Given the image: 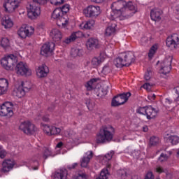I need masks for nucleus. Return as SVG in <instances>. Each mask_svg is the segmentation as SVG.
I'll list each match as a JSON object with an SVG mask.
<instances>
[{
	"label": "nucleus",
	"mask_w": 179,
	"mask_h": 179,
	"mask_svg": "<svg viewBox=\"0 0 179 179\" xmlns=\"http://www.w3.org/2000/svg\"><path fill=\"white\" fill-rule=\"evenodd\" d=\"M41 13V8L40 6L36 5L29 4L27 7V15L29 19H37Z\"/></svg>",
	"instance_id": "obj_13"
},
{
	"label": "nucleus",
	"mask_w": 179,
	"mask_h": 179,
	"mask_svg": "<svg viewBox=\"0 0 179 179\" xmlns=\"http://www.w3.org/2000/svg\"><path fill=\"white\" fill-rule=\"evenodd\" d=\"M95 22L93 20L85 22H82L80 24V29H84L85 30H90V29H92V27H94L95 24Z\"/></svg>",
	"instance_id": "obj_32"
},
{
	"label": "nucleus",
	"mask_w": 179,
	"mask_h": 179,
	"mask_svg": "<svg viewBox=\"0 0 179 179\" xmlns=\"http://www.w3.org/2000/svg\"><path fill=\"white\" fill-rule=\"evenodd\" d=\"M176 94H177V97L176 99H175V101H179V86H177L176 87H174L173 89Z\"/></svg>",
	"instance_id": "obj_49"
},
{
	"label": "nucleus",
	"mask_w": 179,
	"mask_h": 179,
	"mask_svg": "<svg viewBox=\"0 0 179 179\" xmlns=\"http://www.w3.org/2000/svg\"><path fill=\"white\" fill-rule=\"evenodd\" d=\"M9 82L6 78H0V94H5L8 92Z\"/></svg>",
	"instance_id": "obj_27"
},
{
	"label": "nucleus",
	"mask_w": 179,
	"mask_h": 179,
	"mask_svg": "<svg viewBox=\"0 0 179 179\" xmlns=\"http://www.w3.org/2000/svg\"><path fill=\"white\" fill-rule=\"evenodd\" d=\"M82 31H76L72 33L69 37H67L64 41V43L66 44H69V43H72V41H75L76 38H79L82 36Z\"/></svg>",
	"instance_id": "obj_29"
},
{
	"label": "nucleus",
	"mask_w": 179,
	"mask_h": 179,
	"mask_svg": "<svg viewBox=\"0 0 179 179\" xmlns=\"http://www.w3.org/2000/svg\"><path fill=\"white\" fill-rule=\"evenodd\" d=\"M115 153V152L113 150H112L108 154H106L105 156H103V160H102L103 163L104 164H108V162H110V160L113 159V156H114Z\"/></svg>",
	"instance_id": "obj_38"
},
{
	"label": "nucleus",
	"mask_w": 179,
	"mask_h": 179,
	"mask_svg": "<svg viewBox=\"0 0 179 179\" xmlns=\"http://www.w3.org/2000/svg\"><path fill=\"white\" fill-rule=\"evenodd\" d=\"M29 87V86L30 87V89H31V85H30V83L26 81V82H22V84H21V87L22 89L24 87Z\"/></svg>",
	"instance_id": "obj_51"
},
{
	"label": "nucleus",
	"mask_w": 179,
	"mask_h": 179,
	"mask_svg": "<svg viewBox=\"0 0 179 179\" xmlns=\"http://www.w3.org/2000/svg\"><path fill=\"white\" fill-rule=\"evenodd\" d=\"M173 62V57L169 56L166 58L161 64V69H159V73L162 75H166L170 73L171 71V62Z\"/></svg>",
	"instance_id": "obj_14"
},
{
	"label": "nucleus",
	"mask_w": 179,
	"mask_h": 179,
	"mask_svg": "<svg viewBox=\"0 0 179 179\" xmlns=\"http://www.w3.org/2000/svg\"><path fill=\"white\" fill-rule=\"evenodd\" d=\"M115 135V129L111 125L103 126L96 134V143L111 142Z\"/></svg>",
	"instance_id": "obj_2"
},
{
	"label": "nucleus",
	"mask_w": 179,
	"mask_h": 179,
	"mask_svg": "<svg viewBox=\"0 0 179 179\" xmlns=\"http://www.w3.org/2000/svg\"><path fill=\"white\" fill-rule=\"evenodd\" d=\"M111 8L116 12H120V15L124 17H131L136 12L138 8L134 6L131 2L127 3L124 0H118L111 5Z\"/></svg>",
	"instance_id": "obj_1"
},
{
	"label": "nucleus",
	"mask_w": 179,
	"mask_h": 179,
	"mask_svg": "<svg viewBox=\"0 0 179 179\" xmlns=\"http://www.w3.org/2000/svg\"><path fill=\"white\" fill-rule=\"evenodd\" d=\"M59 9H61L63 16H65L66 13L69 12L70 6L69 4H64L62 7H59Z\"/></svg>",
	"instance_id": "obj_44"
},
{
	"label": "nucleus",
	"mask_w": 179,
	"mask_h": 179,
	"mask_svg": "<svg viewBox=\"0 0 179 179\" xmlns=\"http://www.w3.org/2000/svg\"><path fill=\"white\" fill-rule=\"evenodd\" d=\"M103 62H104V57L101 55H100L98 57H93L91 61V64L94 66V68H97V66H100V65H101Z\"/></svg>",
	"instance_id": "obj_30"
},
{
	"label": "nucleus",
	"mask_w": 179,
	"mask_h": 179,
	"mask_svg": "<svg viewBox=\"0 0 179 179\" xmlns=\"http://www.w3.org/2000/svg\"><path fill=\"white\" fill-rule=\"evenodd\" d=\"M97 83L96 78H92L85 84V87L88 92H90L94 89L96 83Z\"/></svg>",
	"instance_id": "obj_33"
},
{
	"label": "nucleus",
	"mask_w": 179,
	"mask_h": 179,
	"mask_svg": "<svg viewBox=\"0 0 179 179\" xmlns=\"http://www.w3.org/2000/svg\"><path fill=\"white\" fill-rule=\"evenodd\" d=\"M71 179H87V175L83 172H78L73 175Z\"/></svg>",
	"instance_id": "obj_41"
},
{
	"label": "nucleus",
	"mask_w": 179,
	"mask_h": 179,
	"mask_svg": "<svg viewBox=\"0 0 179 179\" xmlns=\"http://www.w3.org/2000/svg\"><path fill=\"white\" fill-rule=\"evenodd\" d=\"M109 72H110V67H108L107 65L104 66L102 69V73H104L106 75Z\"/></svg>",
	"instance_id": "obj_52"
},
{
	"label": "nucleus",
	"mask_w": 179,
	"mask_h": 179,
	"mask_svg": "<svg viewBox=\"0 0 179 179\" xmlns=\"http://www.w3.org/2000/svg\"><path fill=\"white\" fill-rule=\"evenodd\" d=\"M43 159H47L50 156H52V151L51 150V148L44 147L43 148Z\"/></svg>",
	"instance_id": "obj_40"
},
{
	"label": "nucleus",
	"mask_w": 179,
	"mask_h": 179,
	"mask_svg": "<svg viewBox=\"0 0 179 179\" xmlns=\"http://www.w3.org/2000/svg\"><path fill=\"white\" fill-rule=\"evenodd\" d=\"M0 45L3 50H6L10 47V41L8 38H2L0 41Z\"/></svg>",
	"instance_id": "obj_36"
},
{
	"label": "nucleus",
	"mask_w": 179,
	"mask_h": 179,
	"mask_svg": "<svg viewBox=\"0 0 179 179\" xmlns=\"http://www.w3.org/2000/svg\"><path fill=\"white\" fill-rule=\"evenodd\" d=\"M157 51V45H152L149 50L148 58H150V59H152L155 54H156Z\"/></svg>",
	"instance_id": "obj_42"
},
{
	"label": "nucleus",
	"mask_w": 179,
	"mask_h": 179,
	"mask_svg": "<svg viewBox=\"0 0 179 179\" xmlns=\"http://www.w3.org/2000/svg\"><path fill=\"white\" fill-rule=\"evenodd\" d=\"M43 132L48 136H51L52 135H59V134H61V128L45 124L43 125Z\"/></svg>",
	"instance_id": "obj_16"
},
{
	"label": "nucleus",
	"mask_w": 179,
	"mask_h": 179,
	"mask_svg": "<svg viewBox=\"0 0 179 179\" xmlns=\"http://www.w3.org/2000/svg\"><path fill=\"white\" fill-rule=\"evenodd\" d=\"M50 37L55 43L61 41L62 39V33L58 29H53L50 31Z\"/></svg>",
	"instance_id": "obj_25"
},
{
	"label": "nucleus",
	"mask_w": 179,
	"mask_h": 179,
	"mask_svg": "<svg viewBox=\"0 0 179 179\" xmlns=\"http://www.w3.org/2000/svg\"><path fill=\"white\" fill-rule=\"evenodd\" d=\"M173 152L171 151H168L167 154L162 153L158 158L159 162H160L161 163H163L164 162H167V160H169V158L170 157V156H171Z\"/></svg>",
	"instance_id": "obj_37"
},
{
	"label": "nucleus",
	"mask_w": 179,
	"mask_h": 179,
	"mask_svg": "<svg viewBox=\"0 0 179 179\" xmlns=\"http://www.w3.org/2000/svg\"><path fill=\"white\" fill-rule=\"evenodd\" d=\"M78 166H79V164L73 163L71 165H68L67 169H68V170H73L75 169H78Z\"/></svg>",
	"instance_id": "obj_47"
},
{
	"label": "nucleus",
	"mask_w": 179,
	"mask_h": 179,
	"mask_svg": "<svg viewBox=\"0 0 179 179\" xmlns=\"http://www.w3.org/2000/svg\"><path fill=\"white\" fill-rule=\"evenodd\" d=\"M21 1L22 0H7L3 3V6L6 12L12 13L14 10H16V9L19 8Z\"/></svg>",
	"instance_id": "obj_12"
},
{
	"label": "nucleus",
	"mask_w": 179,
	"mask_h": 179,
	"mask_svg": "<svg viewBox=\"0 0 179 179\" xmlns=\"http://www.w3.org/2000/svg\"><path fill=\"white\" fill-rule=\"evenodd\" d=\"M108 176V171L102 170L101 171L100 176L96 179H107Z\"/></svg>",
	"instance_id": "obj_45"
},
{
	"label": "nucleus",
	"mask_w": 179,
	"mask_h": 179,
	"mask_svg": "<svg viewBox=\"0 0 179 179\" xmlns=\"http://www.w3.org/2000/svg\"><path fill=\"white\" fill-rule=\"evenodd\" d=\"M143 89H145V90H151L152 89V85L149 83H145L144 85H143Z\"/></svg>",
	"instance_id": "obj_50"
},
{
	"label": "nucleus",
	"mask_w": 179,
	"mask_h": 179,
	"mask_svg": "<svg viewBox=\"0 0 179 179\" xmlns=\"http://www.w3.org/2000/svg\"><path fill=\"white\" fill-rule=\"evenodd\" d=\"M0 115L10 118L13 115V103L9 101L3 103L0 106Z\"/></svg>",
	"instance_id": "obj_6"
},
{
	"label": "nucleus",
	"mask_w": 179,
	"mask_h": 179,
	"mask_svg": "<svg viewBox=\"0 0 179 179\" xmlns=\"http://www.w3.org/2000/svg\"><path fill=\"white\" fill-rule=\"evenodd\" d=\"M117 24L115 22H111L105 29V37H111V36H114L115 34V31H117Z\"/></svg>",
	"instance_id": "obj_20"
},
{
	"label": "nucleus",
	"mask_w": 179,
	"mask_h": 179,
	"mask_svg": "<svg viewBox=\"0 0 179 179\" xmlns=\"http://www.w3.org/2000/svg\"><path fill=\"white\" fill-rule=\"evenodd\" d=\"M156 172L158 173V174H162V173H164V169L162 166H157Z\"/></svg>",
	"instance_id": "obj_54"
},
{
	"label": "nucleus",
	"mask_w": 179,
	"mask_h": 179,
	"mask_svg": "<svg viewBox=\"0 0 179 179\" xmlns=\"http://www.w3.org/2000/svg\"><path fill=\"white\" fill-rule=\"evenodd\" d=\"M64 0H50V3L55 6H59V5H62V3H64ZM33 2L37 5H45V3L48 2V0H33Z\"/></svg>",
	"instance_id": "obj_24"
},
{
	"label": "nucleus",
	"mask_w": 179,
	"mask_h": 179,
	"mask_svg": "<svg viewBox=\"0 0 179 179\" xmlns=\"http://www.w3.org/2000/svg\"><path fill=\"white\" fill-rule=\"evenodd\" d=\"M131 97V92H126L123 94H120L116 96H115L112 99V106L117 107V106H122L124 103L128 101V99Z\"/></svg>",
	"instance_id": "obj_8"
},
{
	"label": "nucleus",
	"mask_w": 179,
	"mask_h": 179,
	"mask_svg": "<svg viewBox=\"0 0 179 179\" xmlns=\"http://www.w3.org/2000/svg\"><path fill=\"white\" fill-rule=\"evenodd\" d=\"M136 113L141 115H145L147 120H153L157 115V110L152 106L140 107L136 110Z\"/></svg>",
	"instance_id": "obj_4"
},
{
	"label": "nucleus",
	"mask_w": 179,
	"mask_h": 179,
	"mask_svg": "<svg viewBox=\"0 0 179 179\" xmlns=\"http://www.w3.org/2000/svg\"><path fill=\"white\" fill-rule=\"evenodd\" d=\"M179 42V37L178 34H172L171 37H168L166 38V45L167 47H171L172 48H177V44H178Z\"/></svg>",
	"instance_id": "obj_18"
},
{
	"label": "nucleus",
	"mask_w": 179,
	"mask_h": 179,
	"mask_svg": "<svg viewBox=\"0 0 179 179\" xmlns=\"http://www.w3.org/2000/svg\"><path fill=\"white\" fill-rule=\"evenodd\" d=\"M99 39L97 38H90L86 43V47L90 51L94 50V48H99Z\"/></svg>",
	"instance_id": "obj_23"
},
{
	"label": "nucleus",
	"mask_w": 179,
	"mask_h": 179,
	"mask_svg": "<svg viewBox=\"0 0 179 179\" xmlns=\"http://www.w3.org/2000/svg\"><path fill=\"white\" fill-rule=\"evenodd\" d=\"M16 64H17V57L14 55H8L1 60V66L6 69V71H12Z\"/></svg>",
	"instance_id": "obj_5"
},
{
	"label": "nucleus",
	"mask_w": 179,
	"mask_h": 179,
	"mask_svg": "<svg viewBox=\"0 0 179 179\" xmlns=\"http://www.w3.org/2000/svg\"><path fill=\"white\" fill-rule=\"evenodd\" d=\"M71 55L73 58H76V57L82 56V50L78 48H73L71 50Z\"/></svg>",
	"instance_id": "obj_39"
},
{
	"label": "nucleus",
	"mask_w": 179,
	"mask_h": 179,
	"mask_svg": "<svg viewBox=\"0 0 179 179\" xmlns=\"http://www.w3.org/2000/svg\"><path fill=\"white\" fill-rule=\"evenodd\" d=\"M173 103V100L166 98L165 99V104L166 106H170V104H171Z\"/></svg>",
	"instance_id": "obj_55"
},
{
	"label": "nucleus",
	"mask_w": 179,
	"mask_h": 179,
	"mask_svg": "<svg viewBox=\"0 0 179 179\" xmlns=\"http://www.w3.org/2000/svg\"><path fill=\"white\" fill-rule=\"evenodd\" d=\"M166 142L171 143V145H178L179 143V137L177 136H169L165 137Z\"/></svg>",
	"instance_id": "obj_35"
},
{
	"label": "nucleus",
	"mask_w": 179,
	"mask_h": 179,
	"mask_svg": "<svg viewBox=\"0 0 179 179\" xmlns=\"http://www.w3.org/2000/svg\"><path fill=\"white\" fill-rule=\"evenodd\" d=\"M144 79L145 80H150V71L149 70L145 72L144 75Z\"/></svg>",
	"instance_id": "obj_53"
},
{
	"label": "nucleus",
	"mask_w": 179,
	"mask_h": 179,
	"mask_svg": "<svg viewBox=\"0 0 179 179\" xmlns=\"http://www.w3.org/2000/svg\"><path fill=\"white\" fill-rule=\"evenodd\" d=\"M160 16H162V10L157 8L151 10L150 17L152 20H153L154 22H157L160 20V19H162Z\"/></svg>",
	"instance_id": "obj_28"
},
{
	"label": "nucleus",
	"mask_w": 179,
	"mask_h": 179,
	"mask_svg": "<svg viewBox=\"0 0 179 179\" xmlns=\"http://www.w3.org/2000/svg\"><path fill=\"white\" fill-rule=\"evenodd\" d=\"M173 10L176 15H179V5L176 6Z\"/></svg>",
	"instance_id": "obj_57"
},
{
	"label": "nucleus",
	"mask_w": 179,
	"mask_h": 179,
	"mask_svg": "<svg viewBox=\"0 0 179 179\" xmlns=\"http://www.w3.org/2000/svg\"><path fill=\"white\" fill-rule=\"evenodd\" d=\"M54 108H55V105L52 104L50 107L48 108V111H54Z\"/></svg>",
	"instance_id": "obj_60"
},
{
	"label": "nucleus",
	"mask_w": 179,
	"mask_h": 179,
	"mask_svg": "<svg viewBox=\"0 0 179 179\" xmlns=\"http://www.w3.org/2000/svg\"><path fill=\"white\" fill-rule=\"evenodd\" d=\"M43 121H45V122H48L50 121V118H48V116H43L42 117Z\"/></svg>",
	"instance_id": "obj_58"
},
{
	"label": "nucleus",
	"mask_w": 179,
	"mask_h": 179,
	"mask_svg": "<svg viewBox=\"0 0 179 179\" xmlns=\"http://www.w3.org/2000/svg\"><path fill=\"white\" fill-rule=\"evenodd\" d=\"M149 128H148V126H145L143 127V132H148Z\"/></svg>",
	"instance_id": "obj_62"
},
{
	"label": "nucleus",
	"mask_w": 179,
	"mask_h": 179,
	"mask_svg": "<svg viewBox=\"0 0 179 179\" xmlns=\"http://www.w3.org/2000/svg\"><path fill=\"white\" fill-rule=\"evenodd\" d=\"M30 91V86L26 87L24 85V87L22 88L20 86L18 87V89L13 92L14 96L18 97V99H22L24 96L27 93V92Z\"/></svg>",
	"instance_id": "obj_22"
},
{
	"label": "nucleus",
	"mask_w": 179,
	"mask_h": 179,
	"mask_svg": "<svg viewBox=\"0 0 179 179\" xmlns=\"http://www.w3.org/2000/svg\"><path fill=\"white\" fill-rule=\"evenodd\" d=\"M132 62H135V56L132 52H124L120 53L114 60V64L116 68L129 66Z\"/></svg>",
	"instance_id": "obj_3"
},
{
	"label": "nucleus",
	"mask_w": 179,
	"mask_h": 179,
	"mask_svg": "<svg viewBox=\"0 0 179 179\" xmlns=\"http://www.w3.org/2000/svg\"><path fill=\"white\" fill-rule=\"evenodd\" d=\"M69 138H72V134H71V131L68 133Z\"/></svg>",
	"instance_id": "obj_64"
},
{
	"label": "nucleus",
	"mask_w": 179,
	"mask_h": 179,
	"mask_svg": "<svg viewBox=\"0 0 179 179\" xmlns=\"http://www.w3.org/2000/svg\"><path fill=\"white\" fill-rule=\"evenodd\" d=\"M68 177V171L66 169H61L56 171L54 179H66Z\"/></svg>",
	"instance_id": "obj_31"
},
{
	"label": "nucleus",
	"mask_w": 179,
	"mask_h": 179,
	"mask_svg": "<svg viewBox=\"0 0 179 179\" xmlns=\"http://www.w3.org/2000/svg\"><path fill=\"white\" fill-rule=\"evenodd\" d=\"M93 158V151H87L81 161V167H87L90 159Z\"/></svg>",
	"instance_id": "obj_26"
},
{
	"label": "nucleus",
	"mask_w": 179,
	"mask_h": 179,
	"mask_svg": "<svg viewBox=\"0 0 179 179\" xmlns=\"http://www.w3.org/2000/svg\"><path fill=\"white\" fill-rule=\"evenodd\" d=\"M32 163H36V164H38V161L37 159H32Z\"/></svg>",
	"instance_id": "obj_63"
},
{
	"label": "nucleus",
	"mask_w": 179,
	"mask_h": 179,
	"mask_svg": "<svg viewBox=\"0 0 179 179\" xmlns=\"http://www.w3.org/2000/svg\"><path fill=\"white\" fill-rule=\"evenodd\" d=\"M85 104L88 108V110H93V103L90 102V99H87L85 102Z\"/></svg>",
	"instance_id": "obj_48"
},
{
	"label": "nucleus",
	"mask_w": 179,
	"mask_h": 179,
	"mask_svg": "<svg viewBox=\"0 0 179 179\" xmlns=\"http://www.w3.org/2000/svg\"><path fill=\"white\" fill-rule=\"evenodd\" d=\"M92 2H94L95 3H103L104 0H91Z\"/></svg>",
	"instance_id": "obj_59"
},
{
	"label": "nucleus",
	"mask_w": 179,
	"mask_h": 179,
	"mask_svg": "<svg viewBox=\"0 0 179 179\" xmlns=\"http://www.w3.org/2000/svg\"><path fill=\"white\" fill-rule=\"evenodd\" d=\"M15 166V161L11 159H5L2 163V173H8L13 169Z\"/></svg>",
	"instance_id": "obj_19"
},
{
	"label": "nucleus",
	"mask_w": 179,
	"mask_h": 179,
	"mask_svg": "<svg viewBox=\"0 0 179 179\" xmlns=\"http://www.w3.org/2000/svg\"><path fill=\"white\" fill-rule=\"evenodd\" d=\"M64 145V144L62 143V142H59V143H58L57 144L56 147L59 149V148H62V145Z\"/></svg>",
	"instance_id": "obj_61"
},
{
	"label": "nucleus",
	"mask_w": 179,
	"mask_h": 179,
	"mask_svg": "<svg viewBox=\"0 0 179 179\" xmlns=\"http://www.w3.org/2000/svg\"><path fill=\"white\" fill-rule=\"evenodd\" d=\"M48 72H50L48 66H47L45 64H43L42 66L38 67L36 70V75L39 78H45V76L48 75Z\"/></svg>",
	"instance_id": "obj_21"
},
{
	"label": "nucleus",
	"mask_w": 179,
	"mask_h": 179,
	"mask_svg": "<svg viewBox=\"0 0 179 179\" xmlns=\"http://www.w3.org/2000/svg\"><path fill=\"white\" fill-rule=\"evenodd\" d=\"M159 142H160V140L157 136H152L150 139V145L151 146H156V145H159Z\"/></svg>",
	"instance_id": "obj_43"
},
{
	"label": "nucleus",
	"mask_w": 179,
	"mask_h": 179,
	"mask_svg": "<svg viewBox=\"0 0 179 179\" xmlns=\"http://www.w3.org/2000/svg\"><path fill=\"white\" fill-rule=\"evenodd\" d=\"M52 19L57 20V24L59 26H66L68 24V19L62 14V10L59 8H56L54 11L52 13Z\"/></svg>",
	"instance_id": "obj_7"
},
{
	"label": "nucleus",
	"mask_w": 179,
	"mask_h": 179,
	"mask_svg": "<svg viewBox=\"0 0 179 179\" xmlns=\"http://www.w3.org/2000/svg\"><path fill=\"white\" fill-rule=\"evenodd\" d=\"M19 129L27 135H33L36 132V126L30 121L22 122L19 126Z\"/></svg>",
	"instance_id": "obj_10"
},
{
	"label": "nucleus",
	"mask_w": 179,
	"mask_h": 179,
	"mask_svg": "<svg viewBox=\"0 0 179 179\" xmlns=\"http://www.w3.org/2000/svg\"><path fill=\"white\" fill-rule=\"evenodd\" d=\"M33 33H34V27L24 25L21 27L17 31V34L21 37V38L30 37Z\"/></svg>",
	"instance_id": "obj_15"
},
{
	"label": "nucleus",
	"mask_w": 179,
	"mask_h": 179,
	"mask_svg": "<svg viewBox=\"0 0 179 179\" xmlns=\"http://www.w3.org/2000/svg\"><path fill=\"white\" fill-rule=\"evenodd\" d=\"M1 24L4 27V29H10L13 27V21L10 17L7 16L3 20Z\"/></svg>",
	"instance_id": "obj_34"
},
{
	"label": "nucleus",
	"mask_w": 179,
	"mask_h": 179,
	"mask_svg": "<svg viewBox=\"0 0 179 179\" xmlns=\"http://www.w3.org/2000/svg\"><path fill=\"white\" fill-rule=\"evenodd\" d=\"M148 100H150L152 101V100H155V99H156V95L155 94H150L148 95Z\"/></svg>",
	"instance_id": "obj_56"
},
{
	"label": "nucleus",
	"mask_w": 179,
	"mask_h": 179,
	"mask_svg": "<svg viewBox=\"0 0 179 179\" xmlns=\"http://www.w3.org/2000/svg\"><path fill=\"white\" fill-rule=\"evenodd\" d=\"M15 71L17 75H21V76H31V69L29 68L27 64L22 62L17 64Z\"/></svg>",
	"instance_id": "obj_9"
},
{
	"label": "nucleus",
	"mask_w": 179,
	"mask_h": 179,
	"mask_svg": "<svg viewBox=\"0 0 179 179\" xmlns=\"http://www.w3.org/2000/svg\"><path fill=\"white\" fill-rule=\"evenodd\" d=\"M6 157V150H5L1 145H0V159H5Z\"/></svg>",
	"instance_id": "obj_46"
},
{
	"label": "nucleus",
	"mask_w": 179,
	"mask_h": 179,
	"mask_svg": "<svg viewBox=\"0 0 179 179\" xmlns=\"http://www.w3.org/2000/svg\"><path fill=\"white\" fill-rule=\"evenodd\" d=\"M55 48V43L53 42H48L45 44H43L41 49V55H44L45 57H47L48 54H51L52 51H54Z\"/></svg>",
	"instance_id": "obj_17"
},
{
	"label": "nucleus",
	"mask_w": 179,
	"mask_h": 179,
	"mask_svg": "<svg viewBox=\"0 0 179 179\" xmlns=\"http://www.w3.org/2000/svg\"><path fill=\"white\" fill-rule=\"evenodd\" d=\"M83 13L86 17H97L100 15V6H88L83 10Z\"/></svg>",
	"instance_id": "obj_11"
}]
</instances>
